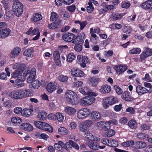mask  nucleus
I'll return each instance as SVG.
<instances>
[{"instance_id":"f257e3e1","label":"nucleus","mask_w":152,"mask_h":152,"mask_svg":"<svg viewBox=\"0 0 152 152\" xmlns=\"http://www.w3.org/2000/svg\"><path fill=\"white\" fill-rule=\"evenodd\" d=\"M74 92L68 90L66 92L65 97L67 101L73 105H77L78 103V101L75 95Z\"/></svg>"},{"instance_id":"f03ea898","label":"nucleus","mask_w":152,"mask_h":152,"mask_svg":"<svg viewBox=\"0 0 152 152\" xmlns=\"http://www.w3.org/2000/svg\"><path fill=\"white\" fill-rule=\"evenodd\" d=\"M88 96H86L80 99L79 102L80 104L83 106L91 105L94 103L96 100L95 98L92 95L88 94Z\"/></svg>"},{"instance_id":"7ed1b4c3","label":"nucleus","mask_w":152,"mask_h":152,"mask_svg":"<svg viewBox=\"0 0 152 152\" xmlns=\"http://www.w3.org/2000/svg\"><path fill=\"white\" fill-rule=\"evenodd\" d=\"M12 7L14 14L18 17L20 16L23 11V4L20 2L16 1L14 3Z\"/></svg>"},{"instance_id":"20e7f679","label":"nucleus","mask_w":152,"mask_h":152,"mask_svg":"<svg viewBox=\"0 0 152 152\" xmlns=\"http://www.w3.org/2000/svg\"><path fill=\"white\" fill-rule=\"evenodd\" d=\"M90 110L85 108L80 110L77 113V117L80 119H83L87 117L90 114Z\"/></svg>"},{"instance_id":"39448f33","label":"nucleus","mask_w":152,"mask_h":152,"mask_svg":"<svg viewBox=\"0 0 152 152\" xmlns=\"http://www.w3.org/2000/svg\"><path fill=\"white\" fill-rule=\"evenodd\" d=\"M77 58V62L83 68L86 66V64L89 61L87 56L82 55H78Z\"/></svg>"},{"instance_id":"423d86ee","label":"nucleus","mask_w":152,"mask_h":152,"mask_svg":"<svg viewBox=\"0 0 152 152\" xmlns=\"http://www.w3.org/2000/svg\"><path fill=\"white\" fill-rule=\"evenodd\" d=\"M85 137L89 140L95 141H99L100 140L99 136H95L93 135L89 131V130L84 134Z\"/></svg>"},{"instance_id":"0eeeda50","label":"nucleus","mask_w":152,"mask_h":152,"mask_svg":"<svg viewBox=\"0 0 152 152\" xmlns=\"http://www.w3.org/2000/svg\"><path fill=\"white\" fill-rule=\"evenodd\" d=\"M75 34L68 32L63 34L62 36V39L66 42H70L75 39Z\"/></svg>"},{"instance_id":"6e6552de","label":"nucleus","mask_w":152,"mask_h":152,"mask_svg":"<svg viewBox=\"0 0 152 152\" xmlns=\"http://www.w3.org/2000/svg\"><path fill=\"white\" fill-rule=\"evenodd\" d=\"M23 71L22 70L17 69L13 72L12 74V78H16L17 79H19V80H23L25 79L24 76H23Z\"/></svg>"},{"instance_id":"1a4fd4ad","label":"nucleus","mask_w":152,"mask_h":152,"mask_svg":"<svg viewBox=\"0 0 152 152\" xmlns=\"http://www.w3.org/2000/svg\"><path fill=\"white\" fill-rule=\"evenodd\" d=\"M86 143L90 149L93 150H98L100 146L98 143L92 140H87Z\"/></svg>"},{"instance_id":"9d476101","label":"nucleus","mask_w":152,"mask_h":152,"mask_svg":"<svg viewBox=\"0 0 152 152\" xmlns=\"http://www.w3.org/2000/svg\"><path fill=\"white\" fill-rule=\"evenodd\" d=\"M90 117L92 121H95L100 120L102 117L101 114L97 111L92 112Z\"/></svg>"},{"instance_id":"9b49d317","label":"nucleus","mask_w":152,"mask_h":152,"mask_svg":"<svg viewBox=\"0 0 152 152\" xmlns=\"http://www.w3.org/2000/svg\"><path fill=\"white\" fill-rule=\"evenodd\" d=\"M114 68L117 73L120 75L125 71L128 68L127 66L125 65H119L115 66Z\"/></svg>"},{"instance_id":"f8f14e48","label":"nucleus","mask_w":152,"mask_h":152,"mask_svg":"<svg viewBox=\"0 0 152 152\" xmlns=\"http://www.w3.org/2000/svg\"><path fill=\"white\" fill-rule=\"evenodd\" d=\"M140 6L146 10H151L152 9V0H148L140 4Z\"/></svg>"},{"instance_id":"ddd939ff","label":"nucleus","mask_w":152,"mask_h":152,"mask_svg":"<svg viewBox=\"0 0 152 152\" xmlns=\"http://www.w3.org/2000/svg\"><path fill=\"white\" fill-rule=\"evenodd\" d=\"M59 86L55 83H50L47 86V89L48 92L52 93L56 89L58 88Z\"/></svg>"},{"instance_id":"4468645a","label":"nucleus","mask_w":152,"mask_h":152,"mask_svg":"<svg viewBox=\"0 0 152 152\" xmlns=\"http://www.w3.org/2000/svg\"><path fill=\"white\" fill-rule=\"evenodd\" d=\"M21 95V90H20L14 91L9 94L11 98L15 99H18L22 98Z\"/></svg>"},{"instance_id":"2eb2a0df","label":"nucleus","mask_w":152,"mask_h":152,"mask_svg":"<svg viewBox=\"0 0 152 152\" xmlns=\"http://www.w3.org/2000/svg\"><path fill=\"white\" fill-rule=\"evenodd\" d=\"M79 91L84 95L90 94L94 96H97V94L95 93L92 92L90 91L89 89L87 87H85L83 88H80L79 89Z\"/></svg>"},{"instance_id":"dca6fc26","label":"nucleus","mask_w":152,"mask_h":152,"mask_svg":"<svg viewBox=\"0 0 152 152\" xmlns=\"http://www.w3.org/2000/svg\"><path fill=\"white\" fill-rule=\"evenodd\" d=\"M10 30L8 28H6L0 30V37L4 39L7 37L10 34Z\"/></svg>"},{"instance_id":"f3484780","label":"nucleus","mask_w":152,"mask_h":152,"mask_svg":"<svg viewBox=\"0 0 152 152\" xmlns=\"http://www.w3.org/2000/svg\"><path fill=\"white\" fill-rule=\"evenodd\" d=\"M20 127V129L25 131H31L33 129L32 126L28 123H24L21 124Z\"/></svg>"},{"instance_id":"a211bd4d","label":"nucleus","mask_w":152,"mask_h":152,"mask_svg":"<svg viewBox=\"0 0 152 152\" xmlns=\"http://www.w3.org/2000/svg\"><path fill=\"white\" fill-rule=\"evenodd\" d=\"M31 72H32L30 73L27 78V81L28 83H32L33 81L35 80V77L36 75L35 69L34 68L31 69Z\"/></svg>"},{"instance_id":"6ab92c4d","label":"nucleus","mask_w":152,"mask_h":152,"mask_svg":"<svg viewBox=\"0 0 152 152\" xmlns=\"http://www.w3.org/2000/svg\"><path fill=\"white\" fill-rule=\"evenodd\" d=\"M111 89V87L110 86L105 84L102 86L100 91L102 94H108L110 92Z\"/></svg>"},{"instance_id":"aec40b11","label":"nucleus","mask_w":152,"mask_h":152,"mask_svg":"<svg viewBox=\"0 0 152 152\" xmlns=\"http://www.w3.org/2000/svg\"><path fill=\"white\" fill-rule=\"evenodd\" d=\"M118 101V99L116 98L113 96H111L107 98L104 100V102L106 103L112 105L116 103Z\"/></svg>"},{"instance_id":"412c9836","label":"nucleus","mask_w":152,"mask_h":152,"mask_svg":"<svg viewBox=\"0 0 152 152\" xmlns=\"http://www.w3.org/2000/svg\"><path fill=\"white\" fill-rule=\"evenodd\" d=\"M62 20H58L57 21H54L53 23L49 24L48 27L50 29H53L58 28L61 25Z\"/></svg>"},{"instance_id":"4be33fe9","label":"nucleus","mask_w":152,"mask_h":152,"mask_svg":"<svg viewBox=\"0 0 152 152\" xmlns=\"http://www.w3.org/2000/svg\"><path fill=\"white\" fill-rule=\"evenodd\" d=\"M136 91V92L140 95H142L149 91L148 89L140 85L137 86Z\"/></svg>"},{"instance_id":"5701e85b","label":"nucleus","mask_w":152,"mask_h":152,"mask_svg":"<svg viewBox=\"0 0 152 152\" xmlns=\"http://www.w3.org/2000/svg\"><path fill=\"white\" fill-rule=\"evenodd\" d=\"M85 37V34L84 33H82L79 34L75 39V41L72 42L73 43H75L76 41L78 42V43H81L84 42Z\"/></svg>"},{"instance_id":"b1692460","label":"nucleus","mask_w":152,"mask_h":152,"mask_svg":"<svg viewBox=\"0 0 152 152\" xmlns=\"http://www.w3.org/2000/svg\"><path fill=\"white\" fill-rule=\"evenodd\" d=\"M21 50L18 47L14 48L10 53V56L12 58H15L17 56L20 52Z\"/></svg>"},{"instance_id":"393cba45","label":"nucleus","mask_w":152,"mask_h":152,"mask_svg":"<svg viewBox=\"0 0 152 152\" xmlns=\"http://www.w3.org/2000/svg\"><path fill=\"white\" fill-rule=\"evenodd\" d=\"M71 74L75 76L78 77H83L84 75V73L78 69L72 71Z\"/></svg>"},{"instance_id":"a878e982","label":"nucleus","mask_w":152,"mask_h":152,"mask_svg":"<svg viewBox=\"0 0 152 152\" xmlns=\"http://www.w3.org/2000/svg\"><path fill=\"white\" fill-rule=\"evenodd\" d=\"M65 145L66 147L71 148L73 147L77 150H78L79 148L78 145L75 142L71 140H70L69 142H66Z\"/></svg>"},{"instance_id":"bb28decb","label":"nucleus","mask_w":152,"mask_h":152,"mask_svg":"<svg viewBox=\"0 0 152 152\" xmlns=\"http://www.w3.org/2000/svg\"><path fill=\"white\" fill-rule=\"evenodd\" d=\"M26 34L28 35H31L33 36L35 35H37L40 34L39 32V30L38 28H34L33 30H32V28H30L29 30L26 32Z\"/></svg>"},{"instance_id":"cd10ccee","label":"nucleus","mask_w":152,"mask_h":152,"mask_svg":"<svg viewBox=\"0 0 152 152\" xmlns=\"http://www.w3.org/2000/svg\"><path fill=\"white\" fill-rule=\"evenodd\" d=\"M42 18V15L38 13H34L31 18L32 21L36 22L41 20Z\"/></svg>"},{"instance_id":"c85d7f7f","label":"nucleus","mask_w":152,"mask_h":152,"mask_svg":"<svg viewBox=\"0 0 152 152\" xmlns=\"http://www.w3.org/2000/svg\"><path fill=\"white\" fill-rule=\"evenodd\" d=\"M37 117L39 120H44L47 118V115L46 112L42 111L39 112Z\"/></svg>"},{"instance_id":"c756f323","label":"nucleus","mask_w":152,"mask_h":152,"mask_svg":"<svg viewBox=\"0 0 152 152\" xmlns=\"http://www.w3.org/2000/svg\"><path fill=\"white\" fill-rule=\"evenodd\" d=\"M65 111L66 114L69 115L74 114L76 112V110L75 109L69 107H66L65 109Z\"/></svg>"},{"instance_id":"7c9ffc66","label":"nucleus","mask_w":152,"mask_h":152,"mask_svg":"<svg viewBox=\"0 0 152 152\" xmlns=\"http://www.w3.org/2000/svg\"><path fill=\"white\" fill-rule=\"evenodd\" d=\"M122 98L125 100L129 101L133 99V98L129 95V93L128 91L124 92L122 96Z\"/></svg>"},{"instance_id":"2f4dec72","label":"nucleus","mask_w":152,"mask_h":152,"mask_svg":"<svg viewBox=\"0 0 152 152\" xmlns=\"http://www.w3.org/2000/svg\"><path fill=\"white\" fill-rule=\"evenodd\" d=\"M43 127V128L42 129L50 133L53 132V130L52 127L47 123H45V124H44Z\"/></svg>"},{"instance_id":"473e14b6","label":"nucleus","mask_w":152,"mask_h":152,"mask_svg":"<svg viewBox=\"0 0 152 152\" xmlns=\"http://www.w3.org/2000/svg\"><path fill=\"white\" fill-rule=\"evenodd\" d=\"M118 145V142L111 139H109V142L108 143V146L113 147H116Z\"/></svg>"},{"instance_id":"72a5a7b5","label":"nucleus","mask_w":152,"mask_h":152,"mask_svg":"<svg viewBox=\"0 0 152 152\" xmlns=\"http://www.w3.org/2000/svg\"><path fill=\"white\" fill-rule=\"evenodd\" d=\"M21 97L22 98L31 96V94L29 90H21Z\"/></svg>"},{"instance_id":"f704fd0d","label":"nucleus","mask_w":152,"mask_h":152,"mask_svg":"<svg viewBox=\"0 0 152 152\" xmlns=\"http://www.w3.org/2000/svg\"><path fill=\"white\" fill-rule=\"evenodd\" d=\"M45 122L39 121H35L34 122V126L37 128L42 129L43 128V126Z\"/></svg>"},{"instance_id":"c9c22d12","label":"nucleus","mask_w":152,"mask_h":152,"mask_svg":"<svg viewBox=\"0 0 152 152\" xmlns=\"http://www.w3.org/2000/svg\"><path fill=\"white\" fill-rule=\"evenodd\" d=\"M128 126L132 129H135L137 126V124L135 121L132 120L130 121L128 123Z\"/></svg>"},{"instance_id":"e433bc0d","label":"nucleus","mask_w":152,"mask_h":152,"mask_svg":"<svg viewBox=\"0 0 152 152\" xmlns=\"http://www.w3.org/2000/svg\"><path fill=\"white\" fill-rule=\"evenodd\" d=\"M80 130L83 133H86L88 129L84 123H82L80 124L79 125Z\"/></svg>"},{"instance_id":"4c0bfd02","label":"nucleus","mask_w":152,"mask_h":152,"mask_svg":"<svg viewBox=\"0 0 152 152\" xmlns=\"http://www.w3.org/2000/svg\"><path fill=\"white\" fill-rule=\"evenodd\" d=\"M21 114L24 116L28 117L31 116V113L30 110L24 109L21 112Z\"/></svg>"},{"instance_id":"58836bf2","label":"nucleus","mask_w":152,"mask_h":152,"mask_svg":"<svg viewBox=\"0 0 152 152\" xmlns=\"http://www.w3.org/2000/svg\"><path fill=\"white\" fill-rule=\"evenodd\" d=\"M74 49L76 51L80 52L83 49L82 46L80 43H76L74 45Z\"/></svg>"},{"instance_id":"ea45409f","label":"nucleus","mask_w":152,"mask_h":152,"mask_svg":"<svg viewBox=\"0 0 152 152\" xmlns=\"http://www.w3.org/2000/svg\"><path fill=\"white\" fill-rule=\"evenodd\" d=\"M32 86L35 89H38L40 87V83L38 80H34L31 83Z\"/></svg>"},{"instance_id":"a19ab883","label":"nucleus","mask_w":152,"mask_h":152,"mask_svg":"<svg viewBox=\"0 0 152 152\" xmlns=\"http://www.w3.org/2000/svg\"><path fill=\"white\" fill-rule=\"evenodd\" d=\"M33 51L29 49H26L23 52L24 55L29 57H32L33 56L32 54Z\"/></svg>"},{"instance_id":"79ce46f5","label":"nucleus","mask_w":152,"mask_h":152,"mask_svg":"<svg viewBox=\"0 0 152 152\" xmlns=\"http://www.w3.org/2000/svg\"><path fill=\"white\" fill-rule=\"evenodd\" d=\"M58 14L54 12H52L51 13L50 17V20L52 21H57L58 18Z\"/></svg>"},{"instance_id":"37998d69","label":"nucleus","mask_w":152,"mask_h":152,"mask_svg":"<svg viewBox=\"0 0 152 152\" xmlns=\"http://www.w3.org/2000/svg\"><path fill=\"white\" fill-rule=\"evenodd\" d=\"M75 23H79V24L80 26V29L81 30L83 29L87 24V22L86 21L80 22L79 20H76L75 21Z\"/></svg>"},{"instance_id":"c03bdc74","label":"nucleus","mask_w":152,"mask_h":152,"mask_svg":"<svg viewBox=\"0 0 152 152\" xmlns=\"http://www.w3.org/2000/svg\"><path fill=\"white\" fill-rule=\"evenodd\" d=\"M136 145L137 148H142L146 146V144L142 141H137L136 142Z\"/></svg>"},{"instance_id":"a18cd8bd","label":"nucleus","mask_w":152,"mask_h":152,"mask_svg":"<svg viewBox=\"0 0 152 152\" xmlns=\"http://www.w3.org/2000/svg\"><path fill=\"white\" fill-rule=\"evenodd\" d=\"M25 79L23 80H19V79H17L15 80V85L18 86V87H20L23 86L24 85V83L23 81Z\"/></svg>"},{"instance_id":"49530a36","label":"nucleus","mask_w":152,"mask_h":152,"mask_svg":"<svg viewBox=\"0 0 152 152\" xmlns=\"http://www.w3.org/2000/svg\"><path fill=\"white\" fill-rule=\"evenodd\" d=\"M100 80V79L99 78L93 77L91 78V81L92 83V85L93 86H95L98 84Z\"/></svg>"},{"instance_id":"de8ad7c7","label":"nucleus","mask_w":152,"mask_h":152,"mask_svg":"<svg viewBox=\"0 0 152 152\" xmlns=\"http://www.w3.org/2000/svg\"><path fill=\"white\" fill-rule=\"evenodd\" d=\"M12 122L15 124H19L21 122V118L19 117H15L11 119Z\"/></svg>"},{"instance_id":"09e8293b","label":"nucleus","mask_w":152,"mask_h":152,"mask_svg":"<svg viewBox=\"0 0 152 152\" xmlns=\"http://www.w3.org/2000/svg\"><path fill=\"white\" fill-rule=\"evenodd\" d=\"M55 116L58 121L60 122H62L64 118V116H63L62 114L59 113H56L55 114Z\"/></svg>"},{"instance_id":"8fccbe9b","label":"nucleus","mask_w":152,"mask_h":152,"mask_svg":"<svg viewBox=\"0 0 152 152\" xmlns=\"http://www.w3.org/2000/svg\"><path fill=\"white\" fill-rule=\"evenodd\" d=\"M58 132L62 135L66 134L68 133V130L64 127H61L58 129Z\"/></svg>"},{"instance_id":"3c124183","label":"nucleus","mask_w":152,"mask_h":152,"mask_svg":"<svg viewBox=\"0 0 152 152\" xmlns=\"http://www.w3.org/2000/svg\"><path fill=\"white\" fill-rule=\"evenodd\" d=\"M134 141L132 140H129L122 143L121 144L124 146L128 147L132 145L134 143Z\"/></svg>"},{"instance_id":"603ef678","label":"nucleus","mask_w":152,"mask_h":152,"mask_svg":"<svg viewBox=\"0 0 152 152\" xmlns=\"http://www.w3.org/2000/svg\"><path fill=\"white\" fill-rule=\"evenodd\" d=\"M141 51V50L139 48H133L130 50L129 53L131 54H139Z\"/></svg>"},{"instance_id":"864d4df0","label":"nucleus","mask_w":152,"mask_h":152,"mask_svg":"<svg viewBox=\"0 0 152 152\" xmlns=\"http://www.w3.org/2000/svg\"><path fill=\"white\" fill-rule=\"evenodd\" d=\"M144 52L148 56L152 55V50L150 48L145 47L144 48Z\"/></svg>"},{"instance_id":"5fc2aeb1","label":"nucleus","mask_w":152,"mask_h":152,"mask_svg":"<svg viewBox=\"0 0 152 152\" xmlns=\"http://www.w3.org/2000/svg\"><path fill=\"white\" fill-rule=\"evenodd\" d=\"M115 134V131L112 129H110L105 134V135L107 137H110Z\"/></svg>"},{"instance_id":"6e6d98bb","label":"nucleus","mask_w":152,"mask_h":152,"mask_svg":"<svg viewBox=\"0 0 152 152\" xmlns=\"http://www.w3.org/2000/svg\"><path fill=\"white\" fill-rule=\"evenodd\" d=\"M110 128V124L104 122L102 129L104 131H107Z\"/></svg>"},{"instance_id":"4d7b16f0","label":"nucleus","mask_w":152,"mask_h":152,"mask_svg":"<svg viewBox=\"0 0 152 152\" xmlns=\"http://www.w3.org/2000/svg\"><path fill=\"white\" fill-rule=\"evenodd\" d=\"M75 57V55L73 53H70L68 56L67 60L68 61L71 62L72 61Z\"/></svg>"},{"instance_id":"13d9d810","label":"nucleus","mask_w":152,"mask_h":152,"mask_svg":"<svg viewBox=\"0 0 152 152\" xmlns=\"http://www.w3.org/2000/svg\"><path fill=\"white\" fill-rule=\"evenodd\" d=\"M68 79V77L66 76L61 75L58 77L59 80L63 82H66Z\"/></svg>"},{"instance_id":"bf43d9fd","label":"nucleus","mask_w":152,"mask_h":152,"mask_svg":"<svg viewBox=\"0 0 152 152\" xmlns=\"http://www.w3.org/2000/svg\"><path fill=\"white\" fill-rule=\"evenodd\" d=\"M114 89L116 92L118 94H121L123 91L121 88L117 85H115L114 86Z\"/></svg>"},{"instance_id":"052dcab7","label":"nucleus","mask_w":152,"mask_h":152,"mask_svg":"<svg viewBox=\"0 0 152 152\" xmlns=\"http://www.w3.org/2000/svg\"><path fill=\"white\" fill-rule=\"evenodd\" d=\"M121 17V15L120 14H116L112 15V18L114 20H116L120 19Z\"/></svg>"},{"instance_id":"680f3d73","label":"nucleus","mask_w":152,"mask_h":152,"mask_svg":"<svg viewBox=\"0 0 152 152\" xmlns=\"http://www.w3.org/2000/svg\"><path fill=\"white\" fill-rule=\"evenodd\" d=\"M84 124L86 125L87 127L88 128V127H91L94 123L92 120H87L85 121Z\"/></svg>"},{"instance_id":"e2e57ef3","label":"nucleus","mask_w":152,"mask_h":152,"mask_svg":"<svg viewBox=\"0 0 152 152\" xmlns=\"http://www.w3.org/2000/svg\"><path fill=\"white\" fill-rule=\"evenodd\" d=\"M137 137L140 139H144L147 137L146 134L144 133H140L137 134Z\"/></svg>"},{"instance_id":"0e129e2a","label":"nucleus","mask_w":152,"mask_h":152,"mask_svg":"<svg viewBox=\"0 0 152 152\" xmlns=\"http://www.w3.org/2000/svg\"><path fill=\"white\" fill-rule=\"evenodd\" d=\"M114 6L112 5H107L103 9V10L105 12L109 10H111L113 9Z\"/></svg>"},{"instance_id":"69168bd1","label":"nucleus","mask_w":152,"mask_h":152,"mask_svg":"<svg viewBox=\"0 0 152 152\" xmlns=\"http://www.w3.org/2000/svg\"><path fill=\"white\" fill-rule=\"evenodd\" d=\"M130 5V3L126 2H123L121 3V7L123 8H128Z\"/></svg>"},{"instance_id":"338daca9","label":"nucleus","mask_w":152,"mask_h":152,"mask_svg":"<svg viewBox=\"0 0 152 152\" xmlns=\"http://www.w3.org/2000/svg\"><path fill=\"white\" fill-rule=\"evenodd\" d=\"M75 9L76 7L74 5H72L67 7L68 10L71 12H74L75 10Z\"/></svg>"},{"instance_id":"774afa93","label":"nucleus","mask_w":152,"mask_h":152,"mask_svg":"<svg viewBox=\"0 0 152 152\" xmlns=\"http://www.w3.org/2000/svg\"><path fill=\"white\" fill-rule=\"evenodd\" d=\"M123 31L126 34H129L131 32V30L130 27L125 26L124 28Z\"/></svg>"}]
</instances>
